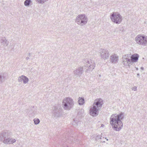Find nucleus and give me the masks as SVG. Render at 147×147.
<instances>
[{
	"label": "nucleus",
	"instance_id": "obj_1",
	"mask_svg": "<svg viewBox=\"0 0 147 147\" xmlns=\"http://www.w3.org/2000/svg\"><path fill=\"white\" fill-rule=\"evenodd\" d=\"M123 113L121 112L119 114L112 115L110 118V124L112 126L113 129L116 131H119L123 126L121 121L124 118Z\"/></svg>",
	"mask_w": 147,
	"mask_h": 147
},
{
	"label": "nucleus",
	"instance_id": "obj_2",
	"mask_svg": "<svg viewBox=\"0 0 147 147\" xmlns=\"http://www.w3.org/2000/svg\"><path fill=\"white\" fill-rule=\"evenodd\" d=\"M74 100L70 97H66L63 100L62 106L65 110H70L74 107Z\"/></svg>",
	"mask_w": 147,
	"mask_h": 147
},
{
	"label": "nucleus",
	"instance_id": "obj_3",
	"mask_svg": "<svg viewBox=\"0 0 147 147\" xmlns=\"http://www.w3.org/2000/svg\"><path fill=\"white\" fill-rule=\"evenodd\" d=\"M135 40L138 45L145 46L147 45V36L143 34H139L135 38Z\"/></svg>",
	"mask_w": 147,
	"mask_h": 147
},
{
	"label": "nucleus",
	"instance_id": "obj_4",
	"mask_svg": "<svg viewBox=\"0 0 147 147\" xmlns=\"http://www.w3.org/2000/svg\"><path fill=\"white\" fill-rule=\"evenodd\" d=\"M84 63L86 67V72L89 73L92 71L95 67V64L94 61L90 59H86Z\"/></svg>",
	"mask_w": 147,
	"mask_h": 147
},
{
	"label": "nucleus",
	"instance_id": "obj_5",
	"mask_svg": "<svg viewBox=\"0 0 147 147\" xmlns=\"http://www.w3.org/2000/svg\"><path fill=\"white\" fill-rule=\"evenodd\" d=\"M88 21L87 17L84 14L78 16L75 20L76 22L79 25L84 26L86 24Z\"/></svg>",
	"mask_w": 147,
	"mask_h": 147
},
{
	"label": "nucleus",
	"instance_id": "obj_6",
	"mask_svg": "<svg viewBox=\"0 0 147 147\" xmlns=\"http://www.w3.org/2000/svg\"><path fill=\"white\" fill-rule=\"evenodd\" d=\"M110 18L111 20L117 24H119L122 21V17L118 12H113L111 15Z\"/></svg>",
	"mask_w": 147,
	"mask_h": 147
},
{
	"label": "nucleus",
	"instance_id": "obj_7",
	"mask_svg": "<svg viewBox=\"0 0 147 147\" xmlns=\"http://www.w3.org/2000/svg\"><path fill=\"white\" fill-rule=\"evenodd\" d=\"M103 103V100L101 98L96 99L90 110H99L101 109Z\"/></svg>",
	"mask_w": 147,
	"mask_h": 147
},
{
	"label": "nucleus",
	"instance_id": "obj_8",
	"mask_svg": "<svg viewBox=\"0 0 147 147\" xmlns=\"http://www.w3.org/2000/svg\"><path fill=\"white\" fill-rule=\"evenodd\" d=\"M131 58V54H127L123 55L122 57V64L124 66H128L129 67L132 64Z\"/></svg>",
	"mask_w": 147,
	"mask_h": 147
},
{
	"label": "nucleus",
	"instance_id": "obj_9",
	"mask_svg": "<svg viewBox=\"0 0 147 147\" xmlns=\"http://www.w3.org/2000/svg\"><path fill=\"white\" fill-rule=\"evenodd\" d=\"M99 53L100 56L102 59L105 60L109 58V54L108 51L107 49H101Z\"/></svg>",
	"mask_w": 147,
	"mask_h": 147
},
{
	"label": "nucleus",
	"instance_id": "obj_10",
	"mask_svg": "<svg viewBox=\"0 0 147 147\" xmlns=\"http://www.w3.org/2000/svg\"><path fill=\"white\" fill-rule=\"evenodd\" d=\"M11 134V132L8 131H6L1 133L0 134V140L3 141L4 139L8 138V137Z\"/></svg>",
	"mask_w": 147,
	"mask_h": 147
},
{
	"label": "nucleus",
	"instance_id": "obj_11",
	"mask_svg": "<svg viewBox=\"0 0 147 147\" xmlns=\"http://www.w3.org/2000/svg\"><path fill=\"white\" fill-rule=\"evenodd\" d=\"M83 72V68L80 67L75 69L73 72L74 75L76 76L80 77Z\"/></svg>",
	"mask_w": 147,
	"mask_h": 147
},
{
	"label": "nucleus",
	"instance_id": "obj_12",
	"mask_svg": "<svg viewBox=\"0 0 147 147\" xmlns=\"http://www.w3.org/2000/svg\"><path fill=\"white\" fill-rule=\"evenodd\" d=\"M111 62L113 64L117 63L119 60V57L115 54L112 55L110 57Z\"/></svg>",
	"mask_w": 147,
	"mask_h": 147
},
{
	"label": "nucleus",
	"instance_id": "obj_13",
	"mask_svg": "<svg viewBox=\"0 0 147 147\" xmlns=\"http://www.w3.org/2000/svg\"><path fill=\"white\" fill-rule=\"evenodd\" d=\"M18 81L19 82H23L24 84H26L28 82L29 79L26 76L22 75L18 78Z\"/></svg>",
	"mask_w": 147,
	"mask_h": 147
},
{
	"label": "nucleus",
	"instance_id": "obj_14",
	"mask_svg": "<svg viewBox=\"0 0 147 147\" xmlns=\"http://www.w3.org/2000/svg\"><path fill=\"white\" fill-rule=\"evenodd\" d=\"M16 141L15 139L10 138L9 137L6 139H4L3 141V143L5 144H12Z\"/></svg>",
	"mask_w": 147,
	"mask_h": 147
},
{
	"label": "nucleus",
	"instance_id": "obj_15",
	"mask_svg": "<svg viewBox=\"0 0 147 147\" xmlns=\"http://www.w3.org/2000/svg\"><path fill=\"white\" fill-rule=\"evenodd\" d=\"M66 141L65 143L63 144L64 147H68L67 143H70L72 142H74L75 141L74 139L72 136L70 135L67 140H66Z\"/></svg>",
	"mask_w": 147,
	"mask_h": 147
},
{
	"label": "nucleus",
	"instance_id": "obj_16",
	"mask_svg": "<svg viewBox=\"0 0 147 147\" xmlns=\"http://www.w3.org/2000/svg\"><path fill=\"white\" fill-rule=\"evenodd\" d=\"M131 59L132 64L138 61L139 57V55L138 54H135L131 55Z\"/></svg>",
	"mask_w": 147,
	"mask_h": 147
},
{
	"label": "nucleus",
	"instance_id": "obj_17",
	"mask_svg": "<svg viewBox=\"0 0 147 147\" xmlns=\"http://www.w3.org/2000/svg\"><path fill=\"white\" fill-rule=\"evenodd\" d=\"M0 42L2 45L3 46H7L9 45V42L8 41L5 37H1L0 39Z\"/></svg>",
	"mask_w": 147,
	"mask_h": 147
},
{
	"label": "nucleus",
	"instance_id": "obj_18",
	"mask_svg": "<svg viewBox=\"0 0 147 147\" xmlns=\"http://www.w3.org/2000/svg\"><path fill=\"white\" fill-rule=\"evenodd\" d=\"M62 111H54L53 113V116L54 117H57L62 115Z\"/></svg>",
	"mask_w": 147,
	"mask_h": 147
},
{
	"label": "nucleus",
	"instance_id": "obj_19",
	"mask_svg": "<svg viewBox=\"0 0 147 147\" xmlns=\"http://www.w3.org/2000/svg\"><path fill=\"white\" fill-rule=\"evenodd\" d=\"M6 74L3 73L0 75V84L8 78V77L6 76Z\"/></svg>",
	"mask_w": 147,
	"mask_h": 147
},
{
	"label": "nucleus",
	"instance_id": "obj_20",
	"mask_svg": "<svg viewBox=\"0 0 147 147\" xmlns=\"http://www.w3.org/2000/svg\"><path fill=\"white\" fill-rule=\"evenodd\" d=\"M78 99V103L79 105H82L84 103V98L79 97Z\"/></svg>",
	"mask_w": 147,
	"mask_h": 147
},
{
	"label": "nucleus",
	"instance_id": "obj_21",
	"mask_svg": "<svg viewBox=\"0 0 147 147\" xmlns=\"http://www.w3.org/2000/svg\"><path fill=\"white\" fill-rule=\"evenodd\" d=\"M89 113L90 115L93 116H96L98 113V111H90Z\"/></svg>",
	"mask_w": 147,
	"mask_h": 147
},
{
	"label": "nucleus",
	"instance_id": "obj_22",
	"mask_svg": "<svg viewBox=\"0 0 147 147\" xmlns=\"http://www.w3.org/2000/svg\"><path fill=\"white\" fill-rule=\"evenodd\" d=\"M32 2L31 0H26L24 2V5L26 7H29L30 5Z\"/></svg>",
	"mask_w": 147,
	"mask_h": 147
},
{
	"label": "nucleus",
	"instance_id": "obj_23",
	"mask_svg": "<svg viewBox=\"0 0 147 147\" xmlns=\"http://www.w3.org/2000/svg\"><path fill=\"white\" fill-rule=\"evenodd\" d=\"M38 3L43 4L45 2L48 1L49 0H35Z\"/></svg>",
	"mask_w": 147,
	"mask_h": 147
},
{
	"label": "nucleus",
	"instance_id": "obj_24",
	"mask_svg": "<svg viewBox=\"0 0 147 147\" xmlns=\"http://www.w3.org/2000/svg\"><path fill=\"white\" fill-rule=\"evenodd\" d=\"M34 123L35 125H37L40 123V120L38 119L35 118L33 120Z\"/></svg>",
	"mask_w": 147,
	"mask_h": 147
},
{
	"label": "nucleus",
	"instance_id": "obj_25",
	"mask_svg": "<svg viewBox=\"0 0 147 147\" xmlns=\"http://www.w3.org/2000/svg\"><path fill=\"white\" fill-rule=\"evenodd\" d=\"M32 114H33L32 115V116L34 117H35L36 115H37L36 112L35 111L33 112Z\"/></svg>",
	"mask_w": 147,
	"mask_h": 147
},
{
	"label": "nucleus",
	"instance_id": "obj_26",
	"mask_svg": "<svg viewBox=\"0 0 147 147\" xmlns=\"http://www.w3.org/2000/svg\"><path fill=\"white\" fill-rule=\"evenodd\" d=\"M132 90H134V91H136L137 90V87L135 86L134 87H132L131 88Z\"/></svg>",
	"mask_w": 147,
	"mask_h": 147
},
{
	"label": "nucleus",
	"instance_id": "obj_27",
	"mask_svg": "<svg viewBox=\"0 0 147 147\" xmlns=\"http://www.w3.org/2000/svg\"><path fill=\"white\" fill-rule=\"evenodd\" d=\"M76 118L74 119V121L76 123H77V121L76 120Z\"/></svg>",
	"mask_w": 147,
	"mask_h": 147
},
{
	"label": "nucleus",
	"instance_id": "obj_28",
	"mask_svg": "<svg viewBox=\"0 0 147 147\" xmlns=\"http://www.w3.org/2000/svg\"><path fill=\"white\" fill-rule=\"evenodd\" d=\"M26 60H28L29 59V57H26Z\"/></svg>",
	"mask_w": 147,
	"mask_h": 147
},
{
	"label": "nucleus",
	"instance_id": "obj_29",
	"mask_svg": "<svg viewBox=\"0 0 147 147\" xmlns=\"http://www.w3.org/2000/svg\"><path fill=\"white\" fill-rule=\"evenodd\" d=\"M140 69H141L142 70H144V68L143 67H141Z\"/></svg>",
	"mask_w": 147,
	"mask_h": 147
},
{
	"label": "nucleus",
	"instance_id": "obj_30",
	"mask_svg": "<svg viewBox=\"0 0 147 147\" xmlns=\"http://www.w3.org/2000/svg\"><path fill=\"white\" fill-rule=\"evenodd\" d=\"M104 126V125L103 124H102L101 125V126L100 127H103Z\"/></svg>",
	"mask_w": 147,
	"mask_h": 147
},
{
	"label": "nucleus",
	"instance_id": "obj_31",
	"mask_svg": "<svg viewBox=\"0 0 147 147\" xmlns=\"http://www.w3.org/2000/svg\"><path fill=\"white\" fill-rule=\"evenodd\" d=\"M31 55V54L30 53H28V55L29 57Z\"/></svg>",
	"mask_w": 147,
	"mask_h": 147
},
{
	"label": "nucleus",
	"instance_id": "obj_32",
	"mask_svg": "<svg viewBox=\"0 0 147 147\" xmlns=\"http://www.w3.org/2000/svg\"><path fill=\"white\" fill-rule=\"evenodd\" d=\"M139 76H140L139 74L138 73V74H137V76L138 77Z\"/></svg>",
	"mask_w": 147,
	"mask_h": 147
},
{
	"label": "nucleus",
	"instance_id": "obj_33",
	"mask_svg": "<svg viewBox=\"0 0 147 147\" xmlns=\"http://www.w3.org/2000/svg\"><path fill=\"white\" fill-rule=\"evenodd\" d=\"M136 70H138V68H136Z\"/></svg>",
	"mask_w": 147,
	"mask_h": 147
},
{
	"label": "nucleus",
	"instance_id": "obj_34",
	"mask_svg": "<svg viewBox=\"0 0 147 147\" xmlns=\"http://www.w3.org/2000/svg\"><path fill=\"white\" fill-rule=\"evenodd\" d=\"M80 113V112H79V113H78V115H79V113Z\"/></svg>",
	"mask_w": 147,
	"mask_h": 147
},
{
	"label": "nucleus",
	"instance_id": "obj_35",
	"mask_svg": "<svg viewBox=\"0 0 147 147\" xmlns=\"http://www.w3.org/2000/svg\"><path fill=\"white\" fill-rule=\"evenodd\" d=\"M105 139H106V140H107V141H108V139H107V138H105Z\"/></svg>",
	"mask_w": 147,
	"mask_h": 147
},
{
	"label": "nucleus",
	"instance_id": "obj_36",
	"mask_svg": "<svg viewBox=\"0 0 147 147\" xmlns=\"http://www.w3.org/2000/svg\"><path fill=\"white\" fill-rule=\"evenodd\" d=\"M100 139H101V136H100Z\"/></svg>",
	"mask_w": 147,
	"mask_h": 147
}]
</instances>
